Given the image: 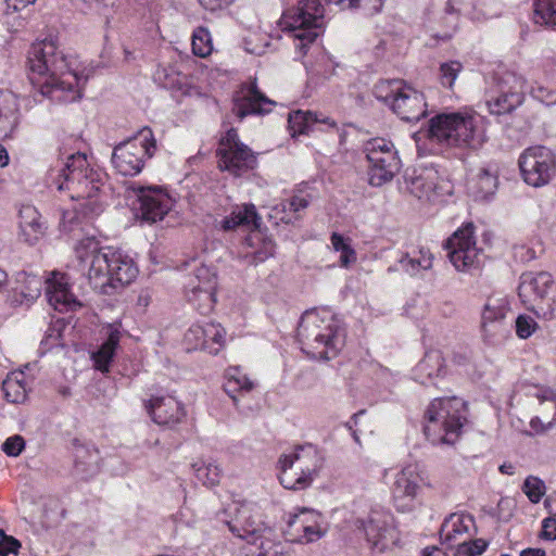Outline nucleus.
I'll return each instance as SVG.
<instances>
[{
    "label": "nucleus",
    "instance_id": "1",
    "mask_svg": "<svg viewBox=\"0 0 556 556\" xmlns=\"http://www.w3.org/2000/svg\"><path fill=\"white\" fill-rule=\"evenodd\" d=\"M29 79L42 97L56 102H73L81 98L88 76L73 67L52 39L31 46L28 52Z\"/></svg>",
    "mask_w": 556,
    "mask_h": 556
},
{
    "label": "nucleus",
    "instance_id": "2",
    "mask_svg": "<svg viewBox=\"0 0 556 556\" xmlns=\"http://www.w3.org/2000/svg\"><path fill=\"white\" fill-rule=\"evenodd\" d=\"M78 264L87 269L93 290L112 295L131 283L138 275L134 260L118 250L102 248L94 239L81 240L76 248Z\"/></svg>",
    "mask_w": 556,
    "mask_h": 556
},
{
    "label": "nucleus",
    "instance_id": "3",
    "mask_svg": "<svg viewBox=\"0 0 556 556\" xmlns=\"http://www.w3.org/2000/svg\"><path fill=\"white\" fill-rule=\"evenodd\" d=\"M302 350L319 358L330 359L343 346V333L334 315L328 309L306 311L298 327Z\"/></svg>",
    "mask_w": 556,
    "mask_h": 556
},
{
    "label": "nucleus",
    "instance_id": "4",
    "mask_svg": "<svg viewBox=\"0 0 556 556\" xmlns=\"http://www.w3.org/2000/svg\"><path fill=\"white\" fill-rule=\"evenodd\" d=\"M429 139L446 147L479 149L485 141L482 118L462 112L440 113L429 121Z\"/></svg>",
    "mask_w": 556,
    "mask_h": 556
},
{
    "label": "nucleus",
    "instance_id": "5",
    "mask_svg": "<svg viewBox=\"0 0 556 556\" xmlns=\"http://www.w3.org/2000/svg\"><path fill=\"white\" fill-rule=\"evenodd\" d=\"M466 402L457 396L437 397L425 413L424 433L432 444H454L466 421Z\"/></svg>",
    "mask_w": 556,
    "mask_h": 556
},
{
    "label": "nucleus",
    "instance_id": "6",
    "mask_svg": "<svg viewBox=\"0 0 556 556\" xmlns=\"http://www.w3.org/2000/svg\"><path fill=\"white\" fill-rule=\"evenodd\" d=\"M324 11L319 0H299L296 5L286 9L280 17L282 30L292 35L295 48L303 54L319 35L318 29L324 25Z\"/></svg>",
    "mask_w": 556,
    "mask_h": 556
},
{
    "label": "nucleus",
    "instance_id": "7",
    "mask_svg": "<svg viewBox=\"0 0 556 556\" xmlns=\"http://www.w3.org/2000/svg\"><path fill=\"white\" fill-rule=\"evenodd\" d=\"M155 150L153 132L149 127H144L114 148L112 163L119 174L135 176L142 170L146 160L152 157Z\"/></svg>",
    "mask_w": 556,
    "mask_h": 556
},
{
    "label": "nucleus",
    "instance_id": "8",
    "mask_svg": "<svg viewBox=\"0 0 556 556\" xmlns=\"http://www.w3.org/2000/svg\"><path fill=\"white\" fill-rule=\"evenodd\" d=\"M216 157L218 168L233 177H241L257 166V155L240 140L235 128L219 139Z\"/></svg>",
    "mask_w": 556,
    "mask_h": 556
},
{
    "label": "nucleus",
    "instance_id": "9",
    "mask_svg": "<svg viewBox=\"0 0 556 556\" xmlns=\"http://www.w3.org/2000/svg\"><path fill=\"white\" fill-rule=\"evenodd\" d=\"M364 152L369 163V184L381 187L390 182L401 168V160L392 141L384 138H374L364 146Z\"/></svg>",
    "mask_w": 556,
    "mask_h": 556
},
{
    "label": "nucleus",
    "instance_id": "10",
    "mask_svg": "<svg viewBox=\"0 0 556 556\" xmlns=\"http://www.w3.org/2000/svg\"><path fill=\"white\" fill-rule=\"evenodd\" d=\"M406 190L420 201L435 203L452 193V185L440 177L432 167H419L406 170L404 175Z\"/></svg>",
    "mask_w": 556,
    "mask_h": 556
},
{
    "label": "nucleus",
    "instance_id": "11",
    "mask_svg": "<svg viewBox=\"0 0 556 556\" xmlns=\"http://www.w3.org/2000/svg\"><path fill=\"white\" fill-rule=\"evenodd\" d=\"M519 167L528 185L542 187L547 185L556 174V155L548 148L530 147L520 155Z\"/></svg>",
    "mask_w": 556,
    "mask_h": 556
},
{
    "label": "nucleus",
    "instance_id": "12",
    "mask_svg": "<svg viewBox=\"0 0 556 556\" xmlns=\"http://www.w3.org/2000/svg\"><path fill=\"white\" fill-rule=\"evenodd\" d=\"M216 287V273L205 265L195 266L184 285L188 302L203 315L213 309Z\"/></svg>",
    "mask_w": 556,
    "mask_h": 556
},
{
    "label": "nucleus",
    "instance_id": "13",
    "mask_svg": "<svg viewBox=\"0 0 556 556\" xmlns=\"http://www.w3.org/2000/svg\"><path fill=\"white\" fill-rule=\"evenodd\" d=\"M354 527L365 536L371 548L379 552H383L394 539L393 517L380 508H372L365 516L356 518Z\"/></svg>",
    "mask_w": 556,
    "mask_h": 556
},
{
    "label": "nucleus",
    "instance_id": "14",
    "mask_svg": "<svg viewBox=\"0 0 556 556\" xmlns=\"http://www.w3.org/2000/svg\"><path fill=\"white\" fill-rule=\"evenodd\" d=\"M473 232L475 225L467 223L444 243L447 257L457 270H467L477 267L480 263V251L477 248Z\"/></svg>",
    "mask_w": 556,
    "mask_h": 556
},
{
    "label": "nucleus",
    "instance_id": "15",
    "mask_svg": "<svg viewBox=\"0 0 556 556\" xmlns=\"http://www.w3.org/2000/svg\"><path fill=\"white\" fill-rule=\"evenodd\" d=\"M90 168L86 154L74 153L60 166L51 168L48 179L59 191H67L68 195H79L85 188L79 180L86 178V173Z\"/></svg>",
    "mask_w": 556,
    "mask_h": 556
},
{
    "label": "nucleus",
    "instance_id": "16",
    "mask_svg": "<svg viewBox=\"0 0 556 556\" xmlns=\"http://www.w3.org/2000/svg\"><path fill=\"white\" fill-rule=\"evenodd\" d=\"M46 296L51 306L59 312L74 311L81 303L71 290L70 277L64 273L52 271L45 280Z\"/></svg>",
    "mask_w": 556,
    "mask_h": 556
},
{
    "label": "nucleus",
    "instance_id": "17",
    "mask_svg": "<svg viewBox=\"0 0 556 556\" xmlns=\"http://www.w3.org/2000/svg\"><path fill=\"white\" fill-rule=\"evenodd\" d=\"M419 481L416 466H406L396 473L392 485V498L399 511L406 513L413 509Z\"/></svg>",
    "mask_w": 556,
    "mask_h": 556
},
{
    "label": "nucleus",
    "instance_id": "18",
    "mask_svg": "<svg viewBox=\"0 0 556 556\" xmlns=\"http://www.w3.org/2000/svg\"><path fill=\"white\" fill-rule=\"evenodd\" d=\"M140 202L141 216L144 220H162L172 206L170 198L161 188L132 187Z\"/></svg>",
    "mask_w": 556,
    "mask_h": 556
},
{
    "label": "nucleus",
    "instance_id": "19",
    "mask_svg": "<svg viewBox=\"0 0 556 556\" xmlns=\"http://www.w3.org/2000/svg\"><path fill=\"white\" fill-rule=\"evenodd\" d=\"M228 527L235 535L250 544H256L271 533V529L261 520L260 515L252 514L248 507H242L235 521L228 522Z\"/></svg>",
    "mask_w": 556,
    "mask_h": 556
},
{
    "label": "nucleus",
    "instance_id": "20",
    "mask_svg": "<svg viewBox=\"0 0 556 556\" xmlns=\"http://www.w3.org/2000/svg\"><path fill=\"white\" fill-rule=\"evenodd\" d=\"M391 110L403 121L414 123L427 114L425 97L416 89L404 85L401 92L393 99Z\"/></svg>",
    "mask_w": 556,
    "mask_h": 556
},
{
    "label": "nucleus",
    "instance_id": "21",
    "mask_svg": "<svg viewBox=\"0 0 556 556\" xmlns=\"http://www.w3.org/2000/svg\"><path fill=\"white\" fill-rule=\"evenodd\" d=\"M146 408L157 425L172 427L186 416L184 406L174 396H154L146 404Z\"/></svg>",
    "mask_w": 556,
    "mask_h": 556
},
{
    "label": "nucleus",
    "instance_id": "22",
    "mask_svg": "<svg viewBox=\"0 0 556 556\" xmlns=\"http://www.w3.org/2000/svg\"><path fill=\"white\" fill-rule=\"evenodd\" d=\"M553 285V277L547 271H528L520 276L518 295L525 305H533L543 300Z\"/></svg>",
    "mask_w": 556,
    "mask_h": 556
},
{
    "label": "nucleus",
    "instance_id": "23",
    "mask_svg": "<svg viewBox=\"0 0 556 556\" xmlns=\"http://www.w3.org/2000/svg\"><path fill=\"white\" fill-rule=\"evenodd\" d=\"M275 102L262 93L253 83L241 97L233 99V114L241 121L251 114H265L271 111Z\"/></svg>",
    "mask_w": 556,
    "mask_h": 556
},
{
    "label": "nucleus",
    "instance_id": "24",
    "mask_svg": "<svg viewBox=\"0 0 556 556\" xmlns=\"http://www.w3.org/2000/svg\"><path fill=\"white\" fill-rule=\"evenodd\" d=\"M79 181L85 187L83 193L79 195H70V198L73 200L86 201L83 204L85 214L91 216L99 215L104 210L103 201L96 199V197L101 192V187L103 185L101 174L91 167L88 173H86V178H83Z\"/></svg>",
    "mask_w": 556,
    "mask_h": 556
},
{
    "label": "nucleus",
    "instance_id": "25",
    "mask_svg": "<svg viewBox=\"0 0 556 556\" xmlns=\"http://www.w3.org/2000/svg\"><path fill=\"white\" fill-rule=\"evenodd\" d=\"M20 102L11 91L0 90V137L8 138L20 124Z\"/></svg>",
    "mask_w": 556,
    "mask_h": 556
},
{
    "label": "nucleus",
    "instance_id": "26",
    "mask_svg": "<svg viewBox=\"0 0 556 556\" xmlns=\"http://www.w3.org/2000/svg\"><path fill=\"white\" fill-rule=\"evenodd\" d=\"M515 81V86L508 90L501 89V93L496 98L486 101L491 114L501 115L510 113L523 101L521 91L523 81L521 78H516L513 75L508 76Z\"/></svg>",
    "mask_w": 556,
    "mask_h": 556
},
{
    "label": "nucleus",
    "instance_id": "27",
    "mask_svg": "<svg viewBox=\"0 0 556 556\" xmlns=\"http://www.w3.org/2000/svg\"><path fill=\"white\" fill-rule=\"evenodd\" d=\"M445 374V364L439 351H430L414 369L415 379L424 386L433 384L435 378Z\"/></svg>",
    "mask_w": 556,
    "mask_h": 556
},
{
    "label": "nucleus",
    "instance_id": "28",
    "mask_svg": "<svg viewBox=\"0 0 556 556\" xmlns=\"http://www.w3.org/2000/svg\"><path fill=\"white\" fill-rule=\"evenodd\" d=\"M99 452L93 447L77 445L74 451L73 475L88 480L99 472Z\"/></svg>",
    "mask_w": 556,
    "mask_h": 556
},
{
    "label": "nucleus",
    "instance_id": "29",
    "mask_svg": "<svg viewBox=\"0 0 556 556\" xmlns=\"http://www.w3.org/2000/svg\"><path fill=\"white\" fill-rule=\"evenodd\" d=\"M288 455L293 463L296 464L295 469L303 470L306 476L312 478L323 466V455L319 450L311 443L298 445L293 452Z\"/></svg>",
    "mask_w": 556,
    "mask_h": 556
},
{
    "label": "nucleus",
    "instance_id": "30",
    "mask_svg": "<svg viewBox=\"0 0 556 556\" xmlns=\"http://www.w3.org/2000/svg\"><path fill=\"white\" fill-rule=\"evenodd\" d=\"M279 466V480L285 489L304 490L312 484L313 478L306 476L303 470L295 469L296 464L288 454L280 456Z\"/></svg>",
    "mask_w": 556,
    "mask_h": 556
},
{
    "label": "nucleus",
    "instance_id": "31",
    "mask_svg": "<svg viewBox=\"0 0 556 556\" xmlns=\"http://www.w3.org/2000/svg\"><path fill=\"white\" fill-rule=\"evenodd\" d=\"M472 525L473 518L470 515L451 514L441 526V542L450 546L457 545V539L468 533Z\"/></svg>",
    "mask_w": 556,
    "mask_h": 556
},
{
    "label": "nucleus",
    "instance_id": "32",
    "mask_svg": "<svg viewBox=\"0 0 556 556\" xmlns=\"http://www.w3.org/2000/svg\"><path fill=\"white\" fill-rule=\"evenodd\" d=\"M20 218L24 240L29 244H34L46 229L45 223L41 222V215L35 206L24 205L20 210Z\"/></svg>",
    "mask_w": 556,
    "mask_h": 556
},
{
    "label": "nucleus",
    "instance_id": "33",
    "mask_svg": "<svg viewBox=\"0 0 556 556\" xmlns=\"http://www.w3.org/2000/svg\"><path fill=\"white\" fill-rule=\"evenodd\" d=\"M108 339L100 345V348L92 353V359L94 363L96 369L108 372L110 368V364L115 354L116 346L118 345L121 339L119 330L110 325L108 327Z\"/></svg>",
    "mask_w": 556,
    "mask_h": 556
},
{
    "label": "nucleus",
    "instance_id": "34",
    "mask_svg": "<svg viewBox=\"0 0 556 556\" xmlns=\"http://www.w3.org/2000/svg\"><path fill=\"white\" fill-rule=\"evenodd\" d=\"M253 388L254 382L247 377L239 366L229 367L225 371L224 390L235 404L238 402V394L249 393Z\"/></svg>",
    "mask_w": 556,
    "mask_h": 556
},
{
    "label": "nucleus",
    "instance_id": "35",
    "mask_svg": "<svg viewBox=\"0 0 556 556\" xmlns=\"http://www.w3.org/2000/svg\"><path fill=\"white\" fill-rule=\"evenodd\" d=\"M261 217L256 213V208L253 204H245L233 211L229 216H226L222 222V228L224 230H233L239 226H260Z\"/></svg>",
    "mask_w": 556,
    "mask_h": 556
},
{
    "label": "nucleus",
    "instance_id": "36",
    "mask_svg": "<svg viewBox=\"0 0 556 556\" xmlns=\"http://www.w3.org/2000/svg\"><path fill=\"white\" fill-rule=\"evenodd\" d=\"M497 185L496 174L482 168L470 184L469 191L476 200H485L495 193Z\"/></svg>",
    "mask_w": 556,
    "mask_h": 556
},
{
    "label": "nucleus",
    "instance_id": "37",
    "mask_svg": "<svg viewBox=\"0 0 556 556\" xmlns=\"http://www.w3.org/2000/svg\"><path fill=\"white\" fill-rule=\"evenodd\" d=\"M194 331L201 333V336L204 337V349L208 350L211 354L218 353L219 349H211L208 343L212 342L218 344L219 346L223 345L226 331L219 324L206 323L205 325H193L192 332Z\"/></svg>",
    "mask_w": 556,
    "mask_h": 556
},
{
    "label": "nucleus",
    "instance_id": "38",
    "mask_svg": "<svg viewBox=\"0 0 556 556\" xmlns=\"http://www.w3.org/2000/svg\"><path fill=\"white\" fill-rule=\"evenodd\" d=\"M20 377H23V374H12L2 382V391L8 402L18 404L26 400V387Z\"/></svg>",
    "mask_w": 556,
    "mask_h": 556
},
{
    "label": "nucleus",
    "instance_id": "39",
    "mask_svg": "<svg viewBox=\"0 0 556 556\" xmlns=\"http://www.w3.org/2000/svg\"><path fill=\"white\" fill-rule=\"evenodd\" d=\"M535 24L548 27L556 26V0H535L534 17Z\"/></svg>",
    "mask_w": 556,
    "mask_h": 556
},
{
    "label": "nucleus",
    "instance_id": "40",
    "mask_svg": "<svg viewBox=\"0 0 556 556\" xmlns=\"http://www.w3.org/2000/svg\"><path fill=\"white\" fill-rule=\"evenodd\" d=\"M404 85L401 79L381 80L375 85L374 94L379 101H382L391 108L393 99L397 97Z\"/></svg>",
    "mask_w": 556,
    "mask_h": 556
},
{
    "label": "nucleus",
    "instance_id": "41",
    "mask_svg": "<svg viewBox=\"0 0 556 556\" xmlns=\"http://www.w3.org/2000/svg\"><path fill=\"white\" fill-rule=\"evenodd\" d=\"M289 127L293 132V136L307 134L311 128L318 123L316 114L312 112L296 111L289 114Z\"/></svg>",
    "mask_w": 556,
    "mask_h": 556
},
{
    "label": "nucleus",
    "instance_id": "42",
    "mask_svg": "<svg viewBox=\"0 0 556 556\" xmlns=\"http://www.w3.org/2000/svg\"><path fill=\"white\" fill-rule=\"evenodd\" d=\"M301 526H323L321 514L314 509L302 508L299 514L290 517L287 532L298 530Z\"/></svg>",
    "mask_w": 556,
    "mask_h": 556
},
{
    "label": "nucleus",
    "instance_id": "43",
    "mask_svg": "<svg viewBox=\"0 0 556 556\" xmlns=\"http://www.w3.org/2000/svg\"><path fill=\"white\" fill-rule=\"evenodd\" d=\"M292 541L301 544H308L318 541L326 535L327 529L323 526H301L298 530L287 532Z\"/></svg>",
    "mask_w": 556,
    "mask_h": 556
},
{
    "label": "nucleus",
    "instance_id": "44",
    "mask_svg": "<svg viewBox=\"0 0 556 556\" xmlns=\"http://www.w3.org/2000/svg\"><path fill=\"white\" fill-rule=\"evenodd\" d=\"M508 312L509 307L505 300L490 299L484 305L481 324H488L505 319Z\"/></svg>",
    "mask_w": 556,
    "mask_h": 556
},
{
    "label": "nucleus",
    "instance_id": "45",
    "mask_svg": "<svg viewBox=\"0 0 556 556\" xmlns=\"http://www.w3.org/2000/svg\"><path fill=\"white\" fill-rule=\"evenodd\" d=\"M248 556H292L288 545L274 542L268 535L264 538L256 552H250Z\"/></svg>",
    "mask_w": 556,
    "mask_h": 556
},
{
    "label": "nucleus",
    "instance_id": "46",
    "mask_svg": "<svg viewBox=\"0 0 556 556\" xmlns=\"http://www.w3.org/2000/svg\"><path fill=\"white\" fill-rule=\"evenodd\" d=\"M463 71L458 61H448L440 64L438 79L442 87L453 90L456 78Z\"/></svg>",
    "mask_w": 556,
    "mask_h": 556
},
{
    "label": "nucleus",
    "instance_id": "47",
    "mask_svg": "<svg viewBox=\"0 0 556 556\" xmlns=\"http://www.w3.org/2000/svg\"><path fill=\"white\" fill-rule=\"evenodd\" d=\"M192 52L200 56L205 58L211 54L213 50L212 39L208 30L204 27H198L192 35Z\"/></svg>",
    "mask_w": 556,
    "mask_h": 556
},
{
    "label": "nucleus",
    "instance_id": "48",
    "mask_svg": "<svg viewBox=\"0 0 556 556\" xmlns=\"http://www.w3.org/2000/svg\"><path fill=\"white\" fill-rule=\"evenodd\" d=\"M483 334L486 340L494 343L503 340L510 333V324L505 319L481 324Z\"/></svg>",
    "mask_w": 556,
    "mask_h": 556
},
{
    "label": "nucleus",
    "instance_id": "49",
    "mask_svg": "<svg viewBox=\"0 0 556 556\" xmlns=\"http://www.w3.org/2000/svg\"><path fill=\"white\" fill-rule=\"evenodd\" d=\"M197 478L205 485H216L220 479V469L214 463L208 464H194L193 465Z\"/></svg>",
    "mask_w": 556,
    "mask_h": 556
},
{
    "label": "nucleus",
    "instance_id": "50",
    "mask_svg": "<svg viewBox=\"0 0 556 556\" xmlns=\"http://www.w3.org/2000/svg\"><path fill=\"white\" fill-rule=\"evenodd\" d=\"M23 283L21 295L28 304L34 302L41 294L45 280L37 275H25Z\"/></svg>",
    "mask_w": 556,
    "mask_h": 556
},
{
    "label": "nucleus",
    "instance_id": "51",
    "mask_svg": "<svg viewBox=\"0 0 556 556\" xmlns=\"http://www.w3.org/2000/svg\"><path fill=\"white\" fill-rule=\"evenodd\" d=\"M522 491L530 502L539 503L545 494L546 488L540 478L529 476L522 484Z\"/></svg>",
    "mask_w": 556,
    "mask_h": 556
},
{
    "label": "nucleus",
    "instance_id": "52",
    "mask_svg": "<svg viewBox=\"0 0 556 556\" xmlns=\"http://www.w3.org/2000/svg\"><path fill=\"white\" fill-rule=\"evenodd\" d=\"M399 264L404 271H406L410 276H414L418 274L420 270H427L431 268L432 261L430 257L422 256L420 258H415L405 255L400 258Z\"/></svg>",
    "mask_w": 556,
    "mask_h": 556
},
{
    "label": "nucleus",
    "instance_id": "53",
    "mask_svg": "<svg viewBox=\"0 0 556 556\" xmlns=\"http://www.w3.org/2000/svg\"><path fill=\"white\" fill-rule=\"evenodd\" d=\"M334 3L340 8H365L371 13H379L383 7L384 0H336Z\"/></svg>",
    "mask_w": 556,
    "mask_h": 556
},
{
    "label": "nucleus",
    "instance_id": "54",
    "mask_svg": "<svg viewBox=\"0 0 556 556\" xmlns=\"http://www.w3.org/2000/svg\"><path fill=\"white\" fill-rule=\"evenodd\" d=\"M488 544L483 540H476L471 543H468L466 541H463L460 543H457V551L456 556H477L482 554Z\"/></svg>",
    "mask_w": 556,
    "mask_h": 556
},
{
    "label": "nucleus",
    "instance_id": "55",
    "mask_svg": "<svg viewBox=\"0 0 556 556\" xmlns=\"http://www.w3.org/2000/svg\"><path fill=\"white\" fill-rule=\"evenodd\" d=\"M535 326L536 323L532 317L519 315L516 319V333L519 338L527 339L533 333Z\"/></svg>",
    "mask_w": 556,
    "mask_h": 556
},
{
    "label": "nucleus",
    "instance_id": "56",
    "mask_svg": "<svg viewBox=\"0 0 556 556\" xmlns=\"http://www.w3.org/2000/svg\"><path fill=\"white\" fill-rule=\"evenodd\" d=\"M25 447V441L23 437L15 434L8 438L2 444V451L11 457L18 456Z\"/></svg>",
    "mask_w": 556,
    "mask_h": 556
},
{
    "label": "nucleus",
    "instance_id": "57",
    "mask_svg": "<svg viewBox=\"0 0 556 556\" xmlns=\"http://www.w3.org/2000/svg\"><path fill=\"white\" fill-rule=\"evenodd\" d=\"M547 405L551 406L552 410H554V415L551 419L544 421L542 420L541 417L536 416L533 417L530 421L531 429L538 434L544 433L547 430H549L556 421V404L553 401H551Z\"/></svg>",
    "mask_w": 556,
    "mask_h": 556
},
{
    "label": "nucleus",
    "instance_id": "58",
    "mask_svg": "<svg viewBox=\"0 0 556 556\" xmlns=\"http://www.w3.org/2000/svg\"><path fill=\"white\" fill-rule=\"evenodd\" d=\"M0 556H9V554H17L21 543L13 536H7L3 530H0Z\"/></svg>",
    "mask_w": 556,
    "mask_h": 556
},
{
    "label": "nucleus",
    "instance_id": "59",
    "mask_svg": "<svg viewBox=\"0 0 556 556\" xmlns=\"http://www.w3.org/2000/svg\"><path fill=\"white\" fill-rule=\"evenodd\" d=\"M308 206V201L305 198L294 195L289 200V211L293 212L294 219H299L298 213Z\"/></svg>",
    "mask_w": 556,
    "mask_h": 556
},
{
    "label": "nucleus",
    "instance_id": "60",
    "mask_svg": "<svg viewBox=\"0 0 556 556\" xmlns=\"http://www.w3.org/2000/svg\"><path fill=\"white\" fill-rule=\"evenodd\" d=\"M542 536L546 540H556V519L546 518L543 520Z\"/></svg>",
    "mask_w": 556,
    "mask_h": 556
},
{
    "label": "nucleus",
    "instance_id": "61",
    "mask_svg": "<svg viewBox=\"0 0 556 556\" xmlns=\"http://www.w3.org/2000/svg\"><path fill=\"white\" fill-rule=\"evenodd\" d=\"M339 262L342 267H348L350 264L356 262V252L351 244L342 250Z\"/></svg>",
    "mask_w": 556,
    "mask_h": 556
},
{
    "label": "nucleus",
    "instance_id": "62",
    "mask_svg": "<svg viewBox=\"0 0 556 556\" xmlns=\"http://www.w3.org/2000/svg\"><path fill=\"white\" fill-rule=\"evenodd\" d=\"M201 5L208 11H216L231 3L233 0H199Z\"/></svg>",
    "mask_w": 556,
    "mask_h": 556
},
{
    "label": "nucleus",
    "instance_id": "63",
    "mask_svg": "<svg viewBox=\"0 0 556 556\" xmlns=\"http://www.w3.org/2000/svg\"><path fill=\"white\" fill-rule=\"evenodd\" d=\"M331 244L337 252H342L346 247L350 245V243L346 241V239L341 236L338 232H333L330 237Z\"/></svg>",
    "mask_w": 556,
    "mask_h": 556
},
{
    "label": "nucleus",
    "instance_id": "64",
    "mask_svg": "<svg viewBox=\"0 0 556 556\" xmlns=\"http://www.w3.org/2000/svg\"><path fill=\"white\" fill-rule=\"evenodd\" d=\"M274 252H275V247H274L273 242L269 241L268 243L265 244L264 251L255 252L254 260L256 262H264L269 256H273Z\"/></svg>",
    "mask_w": 556,
    "mask_h": 556
}]
</instances>
